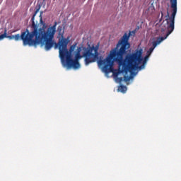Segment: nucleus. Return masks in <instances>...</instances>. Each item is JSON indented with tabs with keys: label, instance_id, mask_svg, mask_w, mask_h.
Wrapping results in <instances>:
<instances>
[{
	"label": "nucleus",
	"instance_id": "nucleus-9",
	"mask_svg": "<svg viewBox=\"0 0 181 181\" xmlns=\"http://www.w3.org/2000/svg\"><path fill=\"white\" fill-rule=\"evenodd\" d=\"M123 80H124V81H125L127 83L131 80V76H124Z\"/></svg>",
	"mask_w": 181,
	"mask_h": 181
},
{
	"label": "nucleus",
	"instance_id": "nucleus-10",
	"mask_svg": "<svg viewBox=\"0 0 181 181\" xmlns=\"http://www.w3.org/2000/svg\"><path fill=\"white\" fill-rule=\"evenodd\" d=\"M3 39H5V35H0V40H2Z\"/></svg>",
	"mask_w": 181,
	"mask_h": 181
},
{
	"label": "nucleus",
	"instance_id": "nucleus-2",
	"mask_svg": "<svg viewBox=\"0 0 181 181\" xmlns=\"http://www.w3.org/2000/svg\"><path fill=\"white\" fill-rule=\"evenodd\" d=\"M56 26H57V22L55 21L54 25L49 27L47 30L44 29V33L42 35V41L41 45L43 46L45 45V49L47 51L50 50L53 46L55 49H59V57L61 60H66V66L69 69H78L80 68V62L78 60L85 57V64L88 66L90 63H94L98 60V49H100V44L90 47L88 45V47H79L76 49L75 54V59H73V56L71 53L76 50L77 47V42H74L69 48L67 49V45H69V40L67 38L59 39L58 43L54 42V35L56 33Z\"/></svg>",
	"mask_w": 181,
	"mask_h": 181
},
{
	"label": "nucleus",
	"instance_id": "nucleus-4",
	"mask_svg": "<svg viewBox=\"0 0 181 181\" xmlns=\"http://www.w3.org/2000/svg\"><path fill=\"white\" fill-rule=\"evenodd\" d=\"M171 4V8L173 9V13L170 18H166L167 22V29L168 32L165 35V37H168L173 30H175V18H176V13H177V0H170Z\"/></svg>",
	"mask_w": 181,
	"mask_h": 181
},
{
	"label": "nucleus",
	"instance_id": "nucleus-12",
	"mask_svg": "<svg viewBox=\"0 0 181 181\" xmlns=\"http://www.w3.org/2000/svg\"><path fill=\"white\" fill-rule=\"evenodd\" d=\"M166 18H169V11H167V16Z\"/></svg>",
	"mask_w": 181,
	"mask_h": 181
},
{
	"label": "nucleus",
	"instance_id": "nucleus-5",
	"mask_svg": "<svg viewBox=\"0 0 181 181\" xmlns=\"http://www.w3.org/2000/svg\"><path fill=\"white\" fill-rule=\"evenodd\" d=\"M168 37H157V40L156 41H153L152 43V47H151L149 48V49L147 51V55L148 56H151V54H152V52H153V50H155V47H156V46H158V45H160V43H162V42H163V40H165V39H167Z\"/></svg>",
	"mask_w": 181,
	"mask_h": 181
},
{
	"label": "nucleus",
	"instance_id": "nucleus-13",
	"mask_svg": "<svg viewBox=\"0 0 181 181\" xmlns=\"http://www.w3.org/2000/svg\"><path fill=\"white\" fill-rule=\"evenodd\" d=\"M45 1H46V0H43V2H45Z\"/></svg>",
	"mask_w": 181,
	"mask_h": 181
},
{
	"label": "nucleus",
	"instance_id": "nucleus-6",
	"mask_svg": "<svg viewBox=\"0 0 181 181\" xmlns=\"http://www.w3.org/2000/svg\"><path fill=\"white\" fill-rule=\"evenodd\" d=\"M113 66H114V64L112 66V71H110V73H113V76H114L115 78H116V81H117V83H122V81H124V78L123 77L118 78V76H119V74H121L122 73H119L117 74V76H115V73H118V71H119V70H122V66H119V64H118L119 68L115 72H114Z\"/></svg>",
	"mask_w": 181,
	"mask_h": 181
},
{
	"label": "nucleus",
	"instance_id": "nucleus-8",
	"mask_svg": "<svg viewBox=\"0 0 181 181\" xmlns=\"http://www.w3.org/2000/svg\"><path fill=\"white\" fill-rule=\"evenodd\" d=\"M118 90L121 92V93H126L127 91V86L121 85L119 88Z\"/></svg>",
	"mask_w": 181,
	"mask_h": 181
},
{
	"label": "nucleus",
	"instance_id": "nucleus-1",
	"mask_svg": "<svg viewBox=\"0 0 181 181\" xmlns=\"http://www.w3.org/2000/svg\"><path fill=\"white\" fill-rule=\"evenodd\" d=\"M136 30L129 31V33H125L121 39L118 41L117 47L110 52L109 56L105 59H100L98 63L99 66H103V70L104 73L108 74L110 71H112V64L114 62L119 64V67L122 66V69L119 70L115 76H118L119 73H130L138 70L145 69V64L149 59V55L146 54L144 59L142 57V49H136L134 53H128L129 52V37L135 36Z\"/></svg>",
	"mask_w": 181,
	"mask_h": 181
},
{
	"label": "nucleus",
	"instance_id": "nucleus-11",
	"mask_svg": "<svg viewBox=\"0 0 181 181\" xmlns=\"http://www.w3.org/2000/svg\"><path fill=\"white\" fill-rule=\"evenodd\" d=\"M161 19H163V12H161Z\"/></svg>",
	"mask_w": 181,
	"mask_h": 181
},
{
	"label": "nucleus",
	"instance_id": "nucleus-3",
	"mask_svg": "<svg viewBox=\"0 0 181 181\" xmlns=\"http://www.w3.org/2000/svg\"><path fill=\"white\" fill-rule=\"evenodd\" d=\"M40 8H42V4L37 3L36 6V11H35L32 18L31 22L32 24L30 25V31L28 29H26L25 31L21 33V35L19 34L14 35H6V29L4 30V33L1 35H5V37L12 40L14 39L16 42L18 40H22L23 46H37L38 45H42V42L43 40V33L45 32V29L47 28L46 23L43 22L42 18H40V23L42 25V27L39 28V24L35 22V17L37 14V12L40 11Z\"/></svg>",
	"mask_w": 181,
	"mask_h": 181
},
{
	"label": "nucleus",
	"instance_id": "nucleus-7",
	"mask_svg": "<svg viewBox=\"0 0 181 181\" xmlns=\"http://www.w3.org/2000/svg\"><path fill=\"white\" fill-rule=\"evenodd\" d=\"M58 35L59 37H62V39H64V30L63 29V27L62 25H59L57 28Z\"/></svg>",
	"mask_w": 181,
	"mask_h": 181
}]
</instances>
